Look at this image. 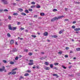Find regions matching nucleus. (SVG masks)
Segmentation results:
<instances>
[{
  "label": "nucleus",
  "mask_w": 80,
  "mask_h": 80,
  "mask_svg": "<svg viewBox=\"0 0 80 80\" xmlns=\"http://www.w3.org/2000/svg\"><path fill=\"white\" fill-rule=\"evenodd\" d=\"M47 56H45L44 57H42V58H40V59L42 60H44V59H45L47 58Z\"/></svg>",
  "instance_id": "6"
},
{
  "label": "nucleus",
  "mask_w": 80,
  "mask_h": 80,
  "mask_svg": "<svg viewBox=\"0 0 80 80\" xmlns=\"http://www.w3.org/2000/svg\"><path fill=\"white\" fill-rule=\"evenodd\" d=\"M76 50L77 51H80V48H76Z\"/></svg>",
  "instance_id": "30"
},
{
  "label": "nucleus",
  "mask_w": 80,
  "mask_h": 80,
  "mask_svg": "<svg viewBox=\"0 0 80 80\" xmlns=\"http://www.w3.org/2000/svg\"><path fill=\"white\" fill-rule=\"evenodd\" d=\"M48 34V33L47 32H45L44 33V36H47Z\"/></svg>",
  "instance_id": "7"
},
{
  "label": "nucleus",
  "mask_w": 80,
  "mask_h": 80,
  "mask_svg": "<svg viewBox=\"0 0 80 80\" xmlns=\"http://www.w3.org/2000/svg\"><path fill=\"white\" fill-rule=\"evenodd\" d=\"M25 12L26 13H29V12H28V10H25Z\"/></svg>",
  "instance_id": "20"
},
{
  "label": "nucleus",
  "mask_w": 80,
  "mask_h": 80,
  "mask_svg": "<svg viewBox=\"0 0 80 80\" xmlns=\"http://www.w3.org/2000/svg\"><path fill=\"white\" fill-rule=\"evenodd\" d=\"M8 27L9 30H12V27H11V25H9Z\"/></svg>",
  "instance_id": "4"
},
{
  "label": "nucleus",
  "mask_w": 80,
  "mask_h": 80,
  "mask_svg": "<svg viewBox=\"0 0 80 80\" xmlns=\"http://www.w3.org/2000/svg\"><path fill=\"white\" fill-rule=\"evenodd\" d=\"M21 15H23L24 16H26L27 14H26V13H25L22 12L21 14Z\"/></svg>",
  "instance_id": "14"
},
{
  "label": "nucleus",
  "mask_w": 80,
  "mask_h": 80,
  "mask_svg": "<svg viewBox=\"0 0 80 80\" xmlns=\"http://www.w3.org/2000/svg\"><path fill=\"white\" fill-rule=\"evenodd\" d=\"M4 12H8V10L5 9L4 10Z\"/></svg>",
  "instance_id": "47"
},
{
  "label": "nucleus",
  "mask_w": 80,
  "mask_h": 80,
  "mask_svg": "<svg viewBox=\"0 0 80 80\" xmlns=\"http://www.w3.org/2000/svg\"><path fill=\"white\" fill-rule=\"evenodd\" d=\"M37 6H36V8H40V6L38 5V4H37Z\"/></svg>",
  "instance_id": "13"
},
{
  "label": "nucleus",
  "mask_w": 80,
  "mask_h": 80,
  "mask_svg": "<svg viewBox=\"0 0 80 80\" xmlns=\"http://www.w3.org/2000/svg\"><path fill=\"white\" fill-rule=\"evenodd\" d=\"M69 49V47H66L65 48V49H66V50H68Z\"/></svg>",
  "instance_id": "48"
},
{
  "label": "nucleus",
  "mask_w": 80,
  "mask_h": 80,
  "mask_svg": "<svg viewBox=\"0 0 80 80\" xmlns=\"http://www.w3.org/2000/svg\"><path fill=\"white\" fill-rule=\"evenodd\" d=\"M17 70V68H15L13 69H12V71H15V70Z\"/></svg>",
  "instance_id": "35"
},
{
  "label": "nucleus",
  "mask_w": 80,
  "mask_h": 80,
  "mask_svg": "<svg viewBox=\"0 0 80 80\" xmlns=\"http://www.w3.org/2000/svg\"><path fill=\"white\" fill-rule=\"evenodd\" d=\"M13 15H15L16 16H17L18 15V13H14L12 14Z\"/></svg>",
  "instance_id": "31"
},
{
  "label": "nucleus",
  "mask_w": 80,
  "mask_h": 80,
  "mask_svg": "<svg viewBox=\"0 0 80 80\" xmlns=\"http://www.w3.org/2000/svg\"><path fill=\"white\" fill-rule=\"evenodd\" d=\"M3 62L4 63H7V61L5 60H3Z\"/></svg>",
  "instance_id": "43"
},
{
  "label": "nucleus",
  "mask_w": 80,
  "mask_h": 80,
  "mask_svg": "<svg viewBox=\"0 0 80 80\" xmlns=\"http://www.w3.org/2000/svg\"><path fill=\"white\" fill-rule=\"evenodd\" d=\"M59 63L58 62H56L54 63V65H58Z\"/></svg>",
  "instance_id": "36"
},
{
  "label": "nucleus",
  "mask_w": 80,
  "mask_h": 80,
  "mask_svg": "<svg viewBox=\"0 0 80 80\" xmlns=\"http://www.w3.org/2000/svg\"><path fill=\"white\" fill-rule=\"evenodd\" d=\"M64 57L65 58H68V56L67 55H65Z\"/></svg>",
  "instance_id": "44"
},
{
  "label": "nucleus",
  "mask_w": 80,
  "mask_h": 80,
  "mask_svg": "<svg viewBox=\"0 0 80 80\" xmlns=\"http://www.w3.org/2000/svg\"><path fill=\"white\" fill-rule=\"evenodd\" d=\"M8 19H9V20H11V19H12V17H11V16H9L8 17Z\"/></svg>",
  "instance_id": "34"
},
{
  "label": "nucleus",
  "mask_w": 80,
  "mask_h": 80,
  "mask_svg": "<svg viewBox=\"0 0 80 80\" xmlns=\"http://www.w3.org/2000/svg\"><path fill=\"white\" fill-rule=\"evenodd\" d=\"M30 62H33V60H30L29 61Z\"/></svg>",
  "instance_id": "54"
},
{
  "label": "nucleus",
  "mask_w": 80,
  "mask_h": 80,
  "mask_svg": "<svg viewBox=\"0 0 80 80\" xmlns=\"http://www.w3.org/2000/svg\"><path fill=\"white\" fill-rule=\"evenodd\" d=\"M78 76H80V73L78 74Z\"/></svg>",
  "instance_id": "64"
},
{
  "label": "nucleus",
  "mask_w": 80,
  "mask_h": 80,
  "mask_svg": "<svg viewBox=\"0 0 80 80\" xmlns=\"http://www.w3.org/2000/svg\"><path fill=\"white\" fill-rule=\"evenodd\" d=\"M44 69L46 70H50V68L48 67H46L44 68Z\"/></svg>",
  "instance_id": "8"
},
{
  "label": "nucleus",
  "mask_w": 80,
  "mask_h": 80,
  "mask_svg": "<svg viewBox=\"0 0 80 80\" xmlns=\"http://www.w3.org/2000/svg\"><path fill=\"white\" fill-rule=\"evenodd\" d=\"M72 28H73L74 29L75 28V26H72Z\"/></svg>",
  "instance_id": "45"
},
{
  "label": "nucleus",
  "mask_w": 80,
  "mask_h": 80,
  "mask_svg": "<svg viewBox=\"0 0 80 80\" xmlns=\"http://www.w3.org/2000/svg\"><path fill=\"white\" fill-rule=\"evenodd\" d=\"M19 58H21V57H22V55H19Z\"/></svg>",
  "instance_id": "53"
},
{
  "label": "nucleus",
  "mask_w": 80,
  "mask_h": 80,
  "mask_svg": "<svg viewBox=\"0 0 80 80\" xmlns=\"http://www.w3.org/2000/svg\"><path fill=\"white\" fill-rule=\"evenodd\" d=\"M29 75V74L28 73H26L24 74V76L26 77V76H28Z\"/></svg>",
  "instance_id": "22"
},
{
  "label": "nucleus",
  "mask_w": 80,
  "mask_h": 80,
  "mask_svg": "<svg viewBox=\"0 0 80 80\" xmlns=\"http://www.w3.org/2000/svg\"><path fill=\"white\" fill-rule=\"evenodd\" d=\"M58 53L60 54V55H61L62 53V51H59Z\"/></svg>",
  "instance_id": "46"
},
{
  "label": "nucleus",
  "mask_w": 80,
  "mask_h": 80,
  "mask_svg": "<svg viewBox=\"0 0 80 80\" xmlns=\"http://www.w3.org/2000/svg\"><path fill=\"white\" fill-rule=\"evenodd\" d=\"M37 17H38V15H35L34 16V18H37Z\"/></svg>",
  "instance_id": "42"
},
{
  "label": "nucleus",
  "mask_w": 80,
  "mask_h": 80,
  "mask_svg": "<svg viewBox=\"0 0 80 80\" xmlns=\"http://www.w3.org/2000/svg\"><path fill=\"white\" fill-rule=\"evenodd\" d=\"M7 36L8 37H11V35L10 33H8L7 34Z\"/></svg>",
  "instance_id": "26"
},
{
  "label": "nucleus",
  "mask_w": 80,
  "mask_h": 80,
  "mask_svg": "<svg viewBox=\"0 0 80 80\" xmlns=\"http://www.w3.org/2000/svg\"><path fill=\"white\" fill-rule=\"evenodd\" d=\"M3 10L2 9H0V13L2 12H3Z\"/></svg>",
  "instance_id": "49"
},
{
  "label": "nucleus",
  "mask_w": 80,
  "mask_h": 80,
  "mask_svg": "<svg viewBox=\"0 0 80 80\" xmlns=\"http://www.w3.org/2000/svg\"><path fill=\"white\" fill-rule=\"evenodd\" d=\"M72 67V66H70L68 67V68L69 69H70V68H71V67Z\"/></svg>",
  "instance_id": "58"
},
{
  "label": "nucleus",
  "mask_w": 80,
  "mask_h": 80,
  "mask_svg": "<svg viewBox=\"0 0 80 80\" xmlns=\"http://www.w3.org/2000/svg\"><path fill=\"white\" fill-rule=\"evenodd\" d=\"M12 72H13L12 71L11 72H9V73H8V75H10V74L12 75Z\"/></svg>",
  "instance_id": "24"
},
{
  "label": "nucleus",
  "mask_w": 80,
  "mask_h": 80,
  "mask_svg": "<svg viewBox=\"0 0 80 80\" xmlns=\"http://www.w3.org/2000/svg\"><path fill=\"white\" fill-rule=\"evenodd\" d=\"M44 64L46 65H49V63H48V62H45L44 63Z\"/></svg>",
  "instance_id": "21"
},
{
  "label": "nucleus",
  "mask_w": 80,
  "mask_h": 80,
  "mask_svg": "<svg viewBox=\"0 0 80 80\" xmlns=\"http://www.w3.org/2000/svg\"><path fill=\"white\" fill-rule=\"evenodd\" d=\"M50 68H53V65L51 64L50 65Z\"/></svg>",
  "instance_id": "18"
},
{
  "label": "nucleus",
  "mask_w": 80,
  "mask_h": 80,
  "mask_svg": "<svg viewBox=\"0 0 80 80\" xmlns=\"http://www.w3.org/2000/svg\"><path fill=\"white\" fill-rule=\"evenodd\" d=\"M15 60H18V57H16L15 58Z\"/></svg>",
  "instance_id": "41"
},
{
  "label": "nucleus",
  "mask_w": 80,
  "mask_h": 80,
  "mask_svg": "<svg viewBox=\"0 0 80 80\" xmlns=\"http://www.w3.org/2000/svg\"><path fill=\"white\" fill-rule=\"evenodd\" d=\"M40 15L41 16H44V15H45V13L43 12H42L40 13Z\"/></svg>",
  "instance_id": "15"
},
{
  "label": "nucleus",
  "mask_w": 80,
  "mask_h": 80,
  "mask_svg": "<svg viewBox=\"0 0 80 80\" xmlns=\"http://www.w3.org/2000/svg\"><path fill=\"white\" fill-rule=\"evenodd\" d=\"M10 64H11V65H13V64H14V62H10Z\"/></svg>",
  "instance_id": "37"
},
{
  "label": "nucleus",
  "mask_w": 80,
  "mask_h": 80,
  "mask_svg": "<svg viewBox=\"0 0 80 80\" xmlns=\"http://www.w3.org/2000/svg\"><path fill=\"white\" fill-rule=\"evenodd\" d=\"M62 67L63 68H64V69H66L67 68V67H65V66L63 65H62Z\"/></svg>",
  "instance_id": "25"
},
{
  "label": "nucleus",
  "mask_w": 80,
  "mask_h": 80,
  "mask_svg": "<svg viewBox=\"0 0 80 80\" xmlns=\"http://www.w3.org/2000/svg\"><path fill=\"white\" fill-rule=\"evenodd\" d=\"M31 4H32V5H35V2H32Z\"/></svg>",
  "instance_id": "32"
},
{
  "label": "nucleus",
  "mask_w": 80,
  "mask_h": 80,
  "mask_svg": "<svg viewBox=\"0 0 80 80\" xmlns=\"http://www.w3.org/2000/svg\"><path fill=\"white\" fill-rule=\"evenodd\" d=\"M3 23L2 22H0V26H1L2 25V24Z\"/></svg>",
  "instance_id": "59"
},
{
  "label": "nucleus",
  "mask_w": 80,
  "mask_h": 80,
  "mask_svg": "<svg viewBox=\"0 0 80 80\" xmlns=\"http://www.w3.org/2000/svg\"><path fill=\"white\" fill-rule=\"evenodd\" d=\"M12 51L13 52H17V49L16 48H14L12 49Z\"/></svg>",
  "instance_id": "5"
},
{
  "label": "nucleus",
  "mask_w": 80,
  "mask_h": 80,
  "mask_svg": "<svg viewBox=\"0 0 80 80\" xmlns=\"http://www.w3.org/2000/svg\"><path fill=\"white\" fill-rule=\"evenodd\" d=\"M17 28L16 27H13L12 29V30H13V31H14V30H16Z\"/></svg>",
  "instance_id": "17"
},
{
  "label": "nucleus",
  "mask_w": 80,
  "mask_h": 80,
  "mask_svg": "<svg viewBox=\"0 0 80 80\" xmlns=\"http://www.w3.org/2000/svg\"><path fill=\"white\" fill-rule=\"evenodd\" d=\"M68 20H68V19H65L64 20V21H68Z\"/></svg>",
  "instance_id": "60"
},
{
  "label": "nucleus",
  "mask_w": 80,
  "mask_h": 80,
  "mask_svg": "<svg viewBox=\"0 0 80 80\" xmlns=\"http://www.w3.org/2000/svg\"><path fill=\"white\" fill-rule=\"evenodd\" d=\"M27 72H28V73H30V72H31V71H30V70H27Z\"/></svg>",
  "instance_id": "55"
},
{
  "label": "nucleus",
  "mask_w": 80,
  "mask_h": 80,
  "mask_svg": "<svg viewBox=\"0 0 80 80\" xmlns=\"http://www.w3.org/2000/svg\"><path fill=\"white\" fill-rule=\"evenodd\" d=\"M36 68H37V69H39V66H37L36 67Z\"/></svg>",
  "instance_id": "51"
},
{
  "label": "nucleus",
  "mask_w": 80,
  "mask_h": 80,
  "mask_svg": "<svg viewBox=\"0 0 80 80\" xmlns=\"http://www.w3.org/2000/svg\"><path fill=\"white\" fill-rule=\"evenodd\" d=\"M20 30H24V28H21Z\"/></svg>",
  "instance_id": "52"
},
{
  "label": "nucleus",
  "mask_w": 80,
  "mask_h": 80,
  "mask_svg": "<svg viewBox=\"0 0 80 80\" xmlns=\"http://www.w3.org/2000/svg\"><path fill=\"white\" fill-rule=\"evenodd\" d=\"M53 76H56V77H58V76L57 75V74H53Z\"/></svg>",
  "instance_id": "29"
},
{
  "label": "nucleus",
  "mask_w": 80,
  "mask_h": 80,
  "mask_svg": "<svg viewBox=\"0 0 80 80\" xmlns=\"http://www.w3.org/2000/svg\"><path fill=\"white\" fill-rule=\"evenodd\" d=\"M2 2L4 3V4H5V5H7L8 4V3L7 1L5 0H2Z\"/></svg>",
  "instance_id": "2"
},
{
  "label": "nucleus",
  "mask_w": 80,
  "mask_h": 80,
  "mask_svg": "<svg viewBox=\"0 0 80 80\" xmlns=\"http://www.w3.org/2000/svg\"><path fill=\"white\" fill-rule=\"evenodd\" d=\"M52 38H57V37H58V36H57V35H52L51 36Z\"/></svg>",
  "instance_id": "10"
},
{
  "label": "nucleus",
  "mask_w": 80,
  "mask_h": 80,
  "mask_svg": "<svg viewBox=\"0 0 80 80\" xmlns=\"http://www.w3.org/2000/svg\"><path fill=\"white\" fill-rule=\"evenodd\" d=\"M74 30L75 31H78L79 30H80V28H75Z\"/></svg>",
  "instance_id": "11"
},
{
  "label": "nucleus",
  "mask_w": 80,
  "mask_h": 80,
  "mask_svg": "<svg viewBox=\"0 0 80 80\" xmlns=\"http://www.w3.org/2000/svg\"><path fill=\"white\" fill-rule=\"evenodd\" d=\"M18 10L21 12H23V9L21 8H19L18 9Z\"/></svg>",
  "instance_id": "12"
},
{
  "label": "nucleus",
  "mask_w": 80,
  "mask_h": 80,
  "mask_svg": "<svg viewBox=\"0 0 80 80\" xmlns=\"http://www.w3.org/2000/svg\"><path fill=\"white\" fill-rule=\"evenodd\" d=\"M28 55L30 56H32V55H33V54L31 52H29L28 54Z\"/></svg>",
  "instance_id": "27"
},
{
  "label": "nucleus",
  "mask_w": 80,
  "mask_h": 80,
  "mask_svg": "<svg viewBox=\"0 0 80 80\" xmlns=\"http://www.w3.org/2000/svg\"><path fill=\"white\" fill-rule=\"evenodd\" d=\"M63 17V16H59L58 17H56L55 18L52 19L51 20V22H54V21L55 20H58V19H60V18H61Z\"/></svg>",
  "instance_id": "1"
},
{
  "label": "nucleus",
  "mask_w": 80,
  "mask_h": 80,
  "mask_svg": "<svg viewBox=\"0 0 80 80\" xmlns=\"http://www.w3.org/2000/svg\"><path fill=\"white\" fill-rule=\"evenodd\" d=\"M20 40H23V38H20Z\"/></svg>",
  "instance_id": "62"
},
{
  "label": "nucleus",
  "mask_w": 80,
  "mask_h": 80,
  "mask_svg": "<svg viewBox=\"0 0 80 80\" xmlns=\"http://www.w3.org/2000/svg\"><path fill=\"white\" fill-rule=\"evenodd\" d=\"M31 36L33 38H36L37 37V36L35 35H32Z\"/></svg>",
  "instance_id": "23"
},
{
  "label": "nucleus",
  "mask_w": 80,
  "mask_h": 80,
  "mask_svg": "<svg viewBox=\"0 0 80 80\" xmlns=\"http://www.w3.org/2000/svg\"><path fill=\"white\" fill-rule=\"evenodd\" d=\"M35 5H32V6H31V8H35Z\"/></svg>",
  "instance_id": "38"
},
{
  "label": "nucleus",
  "mask_w": 80,
  "mask_h": 80,
  "mask_svg": "<svg viewBox=\"0 0 80 80\" xmlns=\"http://www.w3.org/2000/svg\"><path fill=\"white\" fill-rule=\"evenodd\" d=\"M5 70V67H3V68H0V72H2V71H4Z\"/></svg>",
  "instance_id": "3"
},
{
  "label": "nucleus",
  "mask_w": 80,
  "mask_h": 80,
  "mask_svg": "<svg viewBox=\"0 0 80 80\" xmlns=\"http://www.w3.org/2000/svg\"><path fill=\"white\" fill-rule=\"evenodd\" d=\"M55 69H56V70H58V69H57V67H54L53 68V70H54Z\"/></svg>",
  "instance_id": "50"
},
{
  "label": "nucleus",
  "mask_w": 80,
  "mask_h": 80,
  "mask_svg": "<svg viewBox=\"0 0 80 80\" xmlns=\"http://www.w3.org/2000/svg\"><path fill=\"white\" fill-rule=\"evenodd\" d=\"M72 23L74 24V23H76V21H74L72 22Z\"/></svg>",
  "instance_id": "61"
},
{
  "label": "nucleus",
  "mask_w": 80,
  "mask_h": 80,
  "mask_svg": "<svg viewBox=\"0 0 80 80\" xmlns=\"http://www.w3.org/2000/svg\"><path fill=\"white\" fill-rule=\"evenodd\" d=\"M10 43L11 45L13 44V43H14V41L13 40H12L10 41Z\"/></svg>",
  "instance_id": "9"
},
{
  "label": "nucleus",
  "mask_w": 80,
  "mask_h": 80,
  "mask_svg": "<svg viewBox=\"0 0 80 80\" xmlns=\"http://www.w3.org/2000/svg\"><path fill=\"white\" fill-rule=\"evenodd\" d=\"M16 72L13 71L11 74V75H15V74H16Z\"/></svg>",
  "instance_id": "19"
},
{
  "label": "nucleus",
  "mask_w": 80,
  "mask_h": 80,
  "mask_svg": "<svg viewBox=\"0 0 80 80\" xmlns=\"http://www.w3.org/2000/svg\"><path fill=\"white\" fill-rule=\"evenodd\" d=\"M53 12H57V9H54L53 10Z\"/></svg>",
  "instance_id": "39"
},
{
  "label": "nucleus",
  "mask_w": 80,
  "mask_h": 80,
  "mask_svg": "<svg viewBox=\"0 0 80 80\" xmlns=\"http://www.w3.org/2000/svg\"><path fill=\"white\" fill-rule=\"evenodd\" d=\"M26 33H28V31L27 30H26Z\"/></svg>",
  "instance_id": "63"
},
{
  "label": "nucleus",
  "mask_w": 80,
  "mask_h": 80,
  "mask_svg": "<svg viewBox=\"0 0 80 80\" xmlns=\"http://www.w3.org/2000/svg\"><path fill=\"white\" fill-rule=\"evenodd\" d=\"M24 51H25V52H28V50L25 49Z\"/></svg>",
  "instance_id": "57"
},
{
  "label": "nucleus",
  "mask_w": 80,
  "mask_h": 80,
  "mask_svg": "<svg viewBox=\"0 0 80 80\" xmlns=\"http://www.w3.org/2000/svg\"><path fill=\"white\" fill-rule=\"evenodd\" d=\"M41 53L42 55H43V54H44L45 53H44V52H41Z\"/></svg>",
  "instance_id": "56"
},
{
  "label": "nucleus",
  "mask_w": 80,
  "mask_h": 80,
  "mask_svg": "<svg viewBox=\"0 0 80 80\" xmlns=\"http://www.w3.org/2000/svg\"><path fill=\"white\" fill-rule=\"evenodd\" d=\"M63 32V31H60L59 32V34H61V33H62V32Z\"/></svg>",
  "instance_id": "33"
},
{
  "label": "nucleus",
  "mask_w": 80,
  "mask_h": 80,
  "mask_svg": "<svg viewBox=\"0 0 80 80\" xmlns=\"http://www.w3.org/2000/svg\"><path fill=\"white\" fill-rule=\"evenodd\" d=\"M24 79V78H23V77H22V76H20L19 80H21V79Z\"/></svg>",
  "instance_id": "16"
},
{
  "label": "nucleus",
  "mask_w": 80,
  "mask_h": 80,
  "mask_svg": "<svg viewBox=\"0 0 80 80\" xmlns=\"http://www.w3.org/2000/svg\"><path fill=\"white\" fill-rule=\"evenodd\" d=\"M29 65H33V62H30L28 63Z\"/></svg>",
  "instance_id": "28"
},
{
  "label": "nucleus",
  "mask_w": 80,
  "mask_h": 80,
  "mask_svg": "<svg viewBox=\"0 0 80 80\" xmlns=\"http://www.w3.org/2000/svg\"><path fill=\"white\" fill-rule=\"evenodd\" d=\"M29 12H32L33 11V9H29L28 10Z\"/></svg>",
  "instance_id": "40"
}]
</instances>
